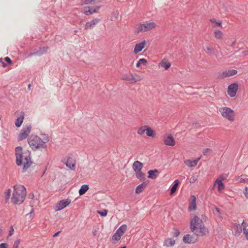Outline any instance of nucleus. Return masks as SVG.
<instances>
[{"label": "nucleus", "mask_w": 248, "mask_h": 248, "mask_svg": "<svg viewBox=\"0 0 248 248\" xmlns=\"http://www.w3.org/2000/svg\"><path fill=\"white\" fill-rule=\"evenodd\" d=\"M71 202L70 200H62L60 201L56 206V210L60 211L68 206Z\"/></svg>", "instance_id": "15"}, {"label": "nucleus", "mask_w": 248, "mask_h": 248, "mask_svg": "<svg viewBox=\"0 0 248 248\" xmlns=\"http://www.w3.org/2000/svg\"><path fill=\"white\" fill-rule=\"evenodd\" d=\"M157 27L155 22L147 21L137 24L135 27V32L137 34L146 32L155 29Z\"/></svg>", "instance_id": "5"}, {"label": "nucleus", "mask_w": 248, "mask_h": 248, "mask_svg": "<svg viewBox=\"0 0 248 248\" xmlns=\"http://www.w3.org/2000/svg\"><path fill=\"white\" fill-rule=\"evenodd\" d=\"M98 232V230L97 229H94L93 231V236H96Z\"/></svg>", "instance_id": "52"}, {"label": "nucleus", "mask_w": 248, "mask_h": 248, "mask_svg": "<svg viewBox=\"0 0 248 248\" xmlns=\"http://www.w3.org/2000/svg\"><path fill=\"white\" fill-rule=\"evenodd\" d=\"M0 248H8V245L5 243H1L0 244Z\"/></svg>", "instance_id": "48"}, {"label": "nucleus", "mask_w": 248, "mask_h": 248, "mask_svg": "<svg viewBox=\"0 0 248 248\" xmlns=\"http://www.w3.org/2000/svg\"><path fill=\"white\" fill-rule=\"evenodd\" d=\"M76 161L72 157H68L65 163L66 166L72 170H75L76 168Z\"/></svg>", "instance_id": "19"}, {"label": "nucleus", "mask_w": 248, "mask_h": 248, "mask_svg": "<svg viewBox=\"0 0 248 248\" xmlns=\"http://www.w3.org/2000/svg\"><path fill=\"white\" fill-rule=\"evenodd\" d=\"M97 212L101 216L104 217L107 216L108 214V210L106 209H104L103 211H97Z\"/></svg>", "instance_id": "41"}, {"label": "nucleus", "mask_w": 248, "mask_h": 248, "mask_svg": "<svg viewBox=\"0 0 248 248\" xmlns=\"http://www.w3.org/2000/svg\"><path fill=\"white\" fill-rule=\"evenodd\" d=\"M136 177L140 180H143L145 178V175L141 171V170H137L135 171Z\"/></svg>", "instance_id": "36"}, {"label": "nucleus", "mask_w": 248, "mask_h": 248, "mask_svg": "<svg viewBox=\"0 0 248 248\" xmlns=\"http://www.w3.org/2000/svg\"><path fill=\"white\" fill-rule=\"evenodd\" d=\"M100 8V6H87L83 8V12L86 15H92L97 13Z\"/></svg>", "instance_id": "11"}, {"label": "nucleus", "mask_w": 248, "mask_h": 248, "mask_svg": "<svg viewBox=\"0 0 248 248\" xmlns=\"http://www.w3.org/2000/svg\"><path fill=\"white\" fill-rule=\"evenodd\" d=\"M189 228L191 232L197 236H203L208 232L202 219L196 215L191 216Z\"/></svg>", "instance_id": "1"}, {"label": "nucleus", "mask_w": 248, "mask_h": 248, "mask_svg": "<svg viewBox=\"0 0 248 248\" xmlns=\"http://www.w3.org/2000/svg\"><path fill=\"white\" fill-rule=\"evenodd\" d=\"M26 196V189L22 185H16L14 187L13 196L11 198V202L15 204L22 203Z\"/></svg>", "instance_id": "4"}, {"label": "nucleus", "mask_w": 248, "mask_h": 248, "mask_svg": "<svg viewBox=\"0 0 248 248\" xmlns=\"http://www.w3.org/2000/svg\"><path fill=\"white\" fill-rule=\"evenodd\" d=\"M147 128V125H144L140 127L137 130V134L139 135L142 136L144 133L146 134V129Z\"/></svg>", "instance_id": "34"}, {"label": "nucleus", "mask_w": 248, "mask_h": 248, "mask_svg": "<svg viewBox=\"0 0 248 248\" xmlns=\"http://www.w3.org/2000/svg\"><path fill=\"white\" fill-rule=\"evenodd\" d=\"M244 233H245L246 238L248 240V229L244 228L243 229Z\"/></svg>", "instance_id": "50"}, {"label": "nucleus", "mask_w": 248, "mask_h": 248, "mask_svg": "<svg viewBox=\"0 0 248 248\" xmlns=\"http://www.w3.org/2000/svg\"><path fill=\"white\" fill-rule=\"evenodd\" d=\"M219 112L224 119L230 123L233 122L236 119V112L234 110L228 107H222L219 108Z\"/></svg>", "instance_id": "6"}, {"label": "nucleus", "mask_w": 248, "mask_h": 248, "mask_svg": "<svg viewBox=\"0 0 248 248\" xmlns=\"http://www.w3.org/2000/svg\"><path fill=\"white\" fill-rule=\"evenodd\" d=\"M244 194L245 195L246 198L248 199V188L246 187L244 191Z\"/></svg>", "instance_id": "49"}, {"label": "nucleus", "mask_w": 248, "mask_h": 248, "mask_svg": "<svg viewBox=\"0 0 248 248\" xmlns=\"http://www.w3.org/2000/svg\"><path fill=\"white\" fill-rule=\"evenodd\" d=\"M148 63L146 59L144 58L140 59L136 63V67H140L141 65L146 66Z\"/></svg>", "instance_id": "33"}, {"label": "nucleus", "mask_w": 248, "mask_h": 248, "mask_svg": "<svg viewBox=\"0 0 248 248\" xmlns=\"http://www.w3.org/2000/svg\"><path fill=\"white\" fill-rule=\"evenodd\" d=\"M48 47H44L40 49L39 54H42L46 52Z\"/></svg>", "instance_id": "46"}, {"label": "nucleus", "mask_w": 248, "mask_h": 248, "mask_svg": "<svg viewBox=\"0 0 248 248\" xmlns=\"http://www.w3.org/2000/svg\"><path fill=\"white\" fill-rule=\"evenodd\" d=\"M122 79L128 82L130 84H133V73L128 72L123 75Z\"/></svg>", "instance_id": "22"}, {"label": "nucleus", "mask_w": 248, "mask_h": 248, "mask_svg": "<svg viewBox=\"0 0 248 248\" xmlns=\"http://www.w3.org/2000/svg\"><path fill=\"white\" fill-rule=\"evenodd\" d=\"M21 242L20 239L16 240L13 245L12 248H19V245Z\"/></svg>", "instance_id": "38"}, {"label": "nucleus", "mask_w": 248, "mask_h": 248, "mask_svg": "<svg viewBox=\"0 0 248 248\" xmlns=\"http://www.w3.org/2000/svg\"><path fill=\"white\" fill-rule=\"evenodd\" d=\"M242 225L243 227V229L246 228L248 226V224L244 221H243V222L242 223Z\"/></svg>", "instance_id": "53"}, {"label": "nucleus", "mask_w": 248, "mask_h": 248, "mask_svg": "<svg viewBox=\"0 0 248 248\" xmlns=\"http://www.w3.org/2000/svg\"><path fill=\"white\" fill-rule=\"evenodd\" d=\"M214 36L217 39L222 40L223 37V33L221 31L216 30L214 31Z\"/></svg>", "instance_id": "32"}, {"label": "nucleus", "mask_w": 248, "mask_h": 248, "mask_svg": "<svg viewBox=\"0 0 248 248\" xmlns=\"http://www.w3.org/2000/svg\"><path fill=\"white\" fill-rule=\"evenodd\" d=\"M248 179L244 178V176L241 175L237 178V181L239 182H245Z\"/></svg>", "instance_id": "43"}, {"label": "nucleus", "mask_w": 248, "mask_h": 248, "mask_svg": "<svg viewBox=\"0 0 248 248\" xmlns=\"http://www.w3.org/2000/svg\"><path fill=\"white\" fill-rule=\"evenodd\" d=\"M6 66V64H5L4 63H3V66L5 67Z\"/></svg>", "instance_id": "57"}, {"label": "nucleus", "mask_w": 248, "mask_h": 248, "mask_svg": "<svg viewBox=\"0 0 248 248\" xmlns=\"http://www.w3.org/2000/svg\"><path fill=\"white\" fill-rule=\"evenodd\" d=\"M31 130V124L25 125L17 135V140L22 141L28 138Z\"/></svg>", "instance_id": "7"}, {"label": "nucleus", "mask_w": 248, "mask_h": 248, "mask_svg": "<svg viewBox=\"0 0 248 248\" xmlns=\"http://www.w3.org/2000/svg\"><path fill=\"white\" fill-rule=\"evenodd\" d=\"M197 179H198L197 176H193L190 178V179L189 180V182L190 183H194L197 180Z\"/></svg>", "instance_id": "44"}, {"label": "nucleus", "mask_w": 248, "mask_h": 248, "mask_svg": "<svg viewBox=\"0 0 248 248\" xmlns=\"http://www.w3.org/2000/svg\"><path fill=\"white\" fill-rule=\"evenodd\" d=\"M224 179H225V178L223 177V175H220L218 178H217L214 184L212 189H213L214 187H217V188L218 191L219 193H222L225 188V186L222 182V180Z\"/></svg>", "instance_id": "10"}, {"label": "nucleus", "mask_w": 248, "mask_h": 248, "mask_svg": "<svg viewBox=\"0 0 248 248\" xmlns=\"http://www.w3.org/2000/svg\"><path fill=\"white\" fill-rule=\"evenodd\" d=\"M89 186L87 185H82L79 190V194L80 195H84L89 189Z\"/></svg>", "instance_id": "31"}, {"label": "nucleus", "mask_w": 248, "mask_h": 248, "mask_svg": "<svg viewBox=\"0 0 248 248\" xmlns=\"http://www.w3.org/2000/svg\"><path fill=\"white\" fill-rule=\"evenodd\" d=\"M241 230H240V231H237V232H235V235H240V234L241 233Z\"/></svg>", "instance_id": "55"}, {"label": "nucleus", "mask_w": 248, "mask_h": 248, "mask_svg": "<svg viewBox=\"0 0 248 248\" xmlns=\"http://www.w3.org/2000/svg\"><path fill=\"white\" fill-rule=\"evenodd\" d=\"M176 244V240L172 238H167L164 240L163 245L169 248L173 247Z\"/></svg>", "instance_id": "20"}, {"label": "nucleus", "mask_w": 248, "mask_h": 248, "mask_svg": "<svg viewBox=\"0 0 248 248\" xmlns=\"http://www.w3.org/2000/svg\"><path fill=\"white\" fill-rule=\"evenodd\" d=\"M180 181L178 180H175L174 182V185L170 189V194L173 195L177 190Z\"/></svg>", "instance_id": "29"}, {"label": "nucleus", "mask_w": 248, "mask_h": 248, "mask_svg": "<svg viewBox=\"0 0 248 248\" xmlns=\"http://www.w3.org/2000/svg\"><path fill=\"white\" fill-rule=\"evenodd\" d=\"M59 233V232H57V233H56L54 235V236H54V237H56V236H57L58 235Z\"/></svg>", "instance_id": "56"}, {"label": "nucleus", "mask_w": 248, "mask_h": 248, "mask_svg": "<svg viewBox=\"0 0 248 248\" xmlns=\"http://www.w3.org/2000/svg\"><path fill=\"white\" fill-rule=\"evenodd\" d=\"M237 71L235 69H229L218 74V78L223 79L235 75Z\"/></svg>", "instance_id": "12"}, {"label": "nucleus", "mask_w": 248, "mask_h": 248, "mask_svg": "<svg viewBox=\"0 0 248 248\" xmlns=\"http://www.w3.org/2000/svg\"><path fill=\"white\" fill-rule=\"evenodd\" d=\"M143 167V164L140 162L139 161H135L132 165L133 169L134 170V171L141 170L142 168Z\"/></svg>", "instance_id": "26"}, {"label": "nucleus", "mask_w": 248, "mask_h": 248, "mask_svg": "<svg viewBox=\"0 0 248 248\" xmlns=\"http://www.w3.org/2000/svg\"><path fill=\"white\" fill-rule=\"evenodd\" d=\"M197 204L196 203V197L194 195L190 196V202L188 207V210H195L196 209Z\"/></svg>", "instance_id": "23"}, {"label": "nucleus", "mask_w": 248, "mask_h": 248, "mask_svg": "<svg viewBox=\"0 0 248 248\" xmlns=\"http://www.w3.org/2000/svg\"><path fill=\"white\" fill-rule=\"evenodd\" d=\"M183 241L186 244H192L196 241V239L193 235L186 234L183 236Z\"/></svg>", "instance_id": "17"}, {"label": "nucleus", "mask_w": 248, "mask_h": 248, "mask_svg": "<svg viewBox=\"0 0 248 248\" xmlns=\"http://www.w3.org/2000/svg\"><path fill=\"white\" fill-rule=\"evenodd\" d=\"M5 61L7 62V63L8 64H11L12 63V61L11 60V59L8 57H6L5 58Z\"/></svg>", "instance_id": "51"}, {"label": "nucleus", "mask_w": 248, "mask_h": 248, "mask_svg": "<svg viewBox=\"0 0 248 248\" xmlns=\"http://www.w3.org/2000/svg\"><path fill=\"white\" fill-rule=\"evenodd\" d=\"M14 229L13 228V227L11 226V227L10 228V230H9L8 237L12 236L14 234Z\"/></svg>", "instance_id": "47"}, {"label": "nucleus", "mask_w": 248, "mask_h": 248, "mask_svg": "<svg viewBox=\"0 0 248 248\" xmlns=\"http://www.w3.org/2000/svg\"><path fill=\"white\" fill-rule=\"evenodd\" d=\"M143 79V77L137 73H133V83L141 81Z\"/></svg>", "instance_id": "28"}, {"label": "nucleus", "mask_w": 248, "mask_h": 248, "mask_svg": "<svg viewBox=\"0 0 248 248\" xmlns=\"http://www.w3.org/2000/svg\"><path fill=\"white\" fill-rule=\"evenodd\" d=\"M127 230V226L126 225H123L119 227L113 235L112 236L111 241L114 243H116L119 241L122 237Z\"/></svg>", "instance_id": "8"}, {"label": "nucleus", "mask_w": 248, "mask_h": 248, "mask_svg": "<svg viewBox=\"0 0 248 248\" xmlns=\"http://www.w3.org/2000/svg\"><path fill=\"white\" fill-rule=\"evenodd\" d=\"M205 51L208 54H213L215 52L214 48L210 46H206Z\"/></svg>", "instance_id": "37"}, {"label": "nucleus", "mask_w": 248, "mask_h": 248, "mask_svg": "<svg viewBox=\"0 0 248 248\" xmlns=\"http://www.w3.org/2000/svg\"><path fill=\"white\" fill-rule=\"evenodd\" d=\"M158 66L167 70L170 67L171 63L168 59L164 58L158 63Z\"/></svg>", "instance_id": "18"}, {"label": "nucleus", "mask_w": 248, "mask_h": 248, "mask_svg": "<svg viewBox=\"0 0 248 248\" xmlns=\"http://www.w3.org/2000/svg\"><path fill=\"white\" fill-rule=\"evenodd\" d=\"M163 141L166 145L173 146L175 145V141L172 135L170 134H166L164 137Z\"/></svg>", "instance_id": "13"}, {"label": "nucleus", "mask_w": 248, "mask_h": 248, "mask_svg": "<svg viewBox=\"0 0 248 248\" xmlns=\"http://www.w3.org/2000/svg\"><path fill=\"white\" fill-rule=\"evenodd\" d=\"M238 87L237 84L235 83L231 84L228 86L227 93L230 97H233L236 95Z\"/></svg>", "instance_id": "14"}, {"label": "nucleus", "mask_w": 248, "mask_h": 248, "mask_svg": "<svg viewBox=\"0 0 248 248\" xmlns=\"http://www.w3.org/2000/svg\"><path fill=\"white\" fill-rule=\"evenodd\" d=\"M212 153V150L209 148H206L203 150V154L204 155H208Z\"/></svg>", "instance_id": "39"}, {"label": "nucleus", "mask_w": 248, "mask_h": 248, "mask_svg": "<svg viewBox=\"0 0 248 248\" xmlns=\"http://www.w3.org/2000/svg\"><path fill=\"white\" fill-rule=\"evenodd\" d=\"M100 22L99 18H94L92 21L87 22L85 25V29L87 30L93 29Z\"/></svg>", "instance_id": "16"}, {"label": "nucleus", "mask_w": 248, "mask_h": 248, "mask_svg": "<svg viewBox=\"0 0 248 248\" xmlns=\"http://www.w3.org/2000/svg\"><path fill=\"white\" fill-rule=\"evenodd\" d=\"M158 171L157 170H149L148 172V173L149 174L148 178L153 179H156L157 176V173H158Z\"/></svg>", "instance_id": "30"}, {"label": "nucleus", "mask_w": 248, "mask_h": 248, "mask_svg": "<svg viewBox=\"0 0 248 248\" xmlns=\"http://www.w3.org/2000/svg\"><path fill=\"white\" fill-rule=\"evenodd\" d=\"M209 21L212 23L213 28L221 27L222 22L220 20H217L215 18H211L209 19Z\"/></svg>", "instance_id": "27"}, {"label": "nucleus", "mask_w": 248, "mask_h": 248, "mask_svg": "<svg viewBox=\"0 0 248 248\" xmlns=\"http://www.w3.org/2000/svg\"><path fill=\"white\" fill-rule=\"evenodd\" d=\"M49 140V138L46 134H42L40 136L32 135L28 139V143L33 150L44 148L46 143Z\"/></svg>", "instance_id": "2"}, {"label": "nucleus", "mask_w": 248, "mask_h": 248, "mask_svg": "<svg viewBox=\"0 0 248 248\" xmlns=\"http://www.w3.org/2000/svg\"><path fill=\"white\" fill-rule=\"evenodd\" d=\"M101 0H84L85 4H90L96 1H101Z\"/></svg>", "instance_id": "42"}, {"label": "nucleus", "mask_w": 248, "mask_h": 248, "mask_svg": "<svg viewBox=\"0 0 248 248\" xmlns=\"http://www.w3.org/2000/svg\"><path fill=\"white\" fill-rule=\"evenodd\" d=\"M25 113L23 112H21L19 114V116L17 118L15 121V125L16 127H19L22 125L23 120L24 119Z\"/></svg>", "instance_id": "21"}, {"label": "nucleus", "mask_w": 248, "mask_h": 248, "mask_svg": "<svg viewBox=\"0 0 248 248\" xmlns=\"http://www.w3.org/2000/svg\"><path fill=\"white\" fill-rule=\"evenodd\" d=\"M15 154L16 159V162L18 166L23 165L24 170H26L30 167L32 162L31 160L29 152H23L22 147L18 146L15 149Z\"/></svg>", "instance_id": "3"}, {"label": "nucleus", "mask_w": 248, "mask_h": 248, "mask_svg": "<svg viewBox=\"0 0 248 248\" xmlns=\"http://www.w3.org/2000/svg\"><path fill=\"white\" fill-rule=\"evenodd\" d=\"M180 234V232L177 229H174V232H173V236L174 237H177Z\"/></svg>", "instance_id": "45"}, {"label": "nucleus", "mask_w": 248, "mask_h": 248, "mask_svg": "<svg viewBox=\"0 0 248 248\" xmlns=\"http://www.w3.org/2000/svg\"><path fill=\"white\" fill-rule=\"evenodd\" d=\"M11 192V190L10 189H8L5 192V201L6 202H7L10 198Z\"/></svg>", "instance_id": "40"}, {"label": "nucleus", "mask_w": 248, "mask_h": 248, "mask_svg": "<svg viewBox=\"0 0 248 248\" xmlns=\"http://www.w3.org/2000/svg\"><path fill=\"white\" fill-rule=\"evenodd\" d=\"M146 135L147 136L154 138L156 136V133L150 126L147 125L146 129Z\"/></svg>", "instance_id": "24"}, {"label": "nucleus", "mask_w": 248, "mask_h": 248, "mask_svg": "<svg viewBox=\"0 0 248 248\" xmlns=\"http://www.w3.org/2000/svg\"><path fill=\"white\" fill-rule=\"evenodd\" d=\"M215 211L218 214V215H219L220 213V210L219 209V208H217V207H215Z\"/></svg>", "instance_id": "54"}, {"label": "nucleus", "mask_w": 248, "mask_h": 248, "mask_svg": "<svg viewBox=\"0 0 248 248\" xmlns=\"http://www.w3.org/2000/svg\"><path fill=\"white\" fill-rule=\"evenodd\" d=\"M146 185L144 183H143L139 185L136 188V193L137 194H140L146 187Z\"/></svg>", "instance_id": "35"}, {"label": "nucleus", "mask_w": 248, "mask_h": 248, "mask_svg": "<svg viewBox=\"0 0 248 248\" xmlns=\"http://www.w3.org/2000/svg\"><path fill=\"white\" fill-rule=\"evenodd\" d=\"M147 45V41L145 39L137 43L133 48V53L134 54H138L144 48L146 47Z\"/></svg>", "instance_id": "9"}, {"label": "nucleus", "mask_w": 248, "mask_h": 248, "mask_svg": "<svg viewBox=\"0 0 248 248\" xmlns=\"http://www.w3.org/2000/svg\"><path fill=\"white\" fill-rule=\"evenodd\" d=\"M200 159V158L194 160L187 159L185 161V163L189 167H194L197 165Z\"/></svg>", "instance_id": "25"}]
</instances>
